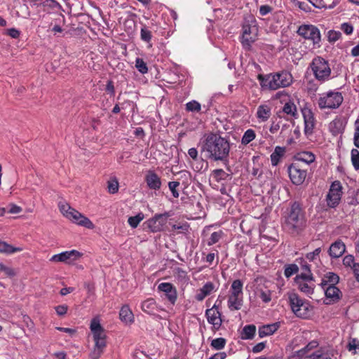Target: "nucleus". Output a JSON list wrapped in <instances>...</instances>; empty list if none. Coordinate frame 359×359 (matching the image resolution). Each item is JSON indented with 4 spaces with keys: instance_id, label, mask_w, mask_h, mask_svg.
Returning a JSON list of instances; mask_svg holds the SVG:
<instances>
[{
    "instance_id": "nucleus-26",
    "label": "nucleus",
    "mask_w": 359,
    "mask_h": 359,
    "mask_svg": "<svg viewBox=\"0 0 359 359\" xmlns=\"http://www.w3.org/2000/svg\"><path fill=\"white\" fill-rule=\"evenodd\" d=\"M339 276L337 274L329 272L324 276L320 285L321 287L335 286V285L339 282Z\"/></svg>"
},
{
    "instance_id": "nucleus-53",
    "label": "nucleus",
    "mask_w": 359,
    "mask_h": 359,
    "mask_svg": "<svg viewBox=\"0 0 359 359\" xmlns=\"http://www.w3.org/2000/svg\"><path fill=\"white\" fill-rule=\"evenodd\" d=\"M140 35L141 39L147 42H149L151 39V32L146 28L141 29Z\"/></svg>"
},
{
    "instance_id": "nucleus-42",
    "label": "nucleus",
    "mask_w": 359,
    "mask_h": 359,
    "mask_svg": "<svg viewBox=\"0 0 359 359\" xmlns=\"http://www.w3.org/2000/svg\"><path fill=\"white\" fill-rule=\"evenodd\" d=\"M135 67L142 74H144L148 72V67L146 62L140 57L136 58Z\"/></svg>"
},
{
    "instance_id": "nucleus-25",
    "label": "nucleus",
    "mask_w": 359,
    "mask_h": 359,
    "mask_svg": "<svg viewBox=\"0 0 359 359\" xmlns=\"http://www.w3.org/2000/svg\"><path fill=\"white\" fill-rule=\"evenodd\" d=\"M271 115V108L267 104H261L257 107L256 116L260 122L269 120Z\"/></svg>"
},
{
    "instance_id": "nucleus-48",
    "label": "nucleus",
    "mask_w": 359,
    "mask_h": 359,
    "mask_svg": "<svg viewBox=\"0 0 359 359\" xmlns=\"http://www.w3.org/2000/svg\"><path fill=\"white\" fill-rule=\"evenodd\" d=\"M341 36V34L339 31L330 30L327 32V38L330 42H335L338 41Z\"/></svg>"
},
{
    "instance_id": "nucleus-56",
    "label": "nucleus",
    "mask_w": 359,
    "mask_h": 359,
    "mask_svg": "<svg viewBox=\"0 0 359 359\" xmlns=\"http://www.w3.org/2000/svg\"><path fill=\"white\" fill-rule=\"evenodd\" d=\"M348 348L349 351H356L357 349H359V341L355 339H352L350 340Z\"/></svg>"
},
{
    "instance_id": "nucleus-24",
    "label": "nucleus",
    "mask_w": 359,
    "mask_h": 359,
    "mask_svg": "<svg viewBox=\"0 0 359 359\" xmlns=\"http://www.w3.org/2000/svg\"><path fill=\"white\" fill-rule=\"evenodd\" d=\"M294 160L297 162H302L307 165L313 163L316 160V156L311 151H300L297 153L294 156Z\"/></svg>"
},
{
    "instance_id": "nucleus-44",
    "label": "nucleus",
    "mask_w": 359,
    "mask_h": 359,
    "mask_svg": "<svg viewBox=\"0 0 359 359\" xmlns=\"http://www.w3.org/2000/svg\"><path fill=\"white\" fill-rule=\"evenodd\" d=\"M226 339L222 337L215 339L211 342V346L215 350H221L226 345Z\"/></svg>"
},
{
    "instance_id": "nucleus-51",
    "label": "nucleus",
    "mask_w": 359,
    "mask_h": 359,
    "mask_svg": "<svg viewBox=\"0 0 359 359\" xmlns=\"http://www.w3.org/2000/svg\"><path fill=\"white\" fill-rule=\"evenodd\" d=\"M341 124L340 119H334L330 123V128L332 133H338Z\"/></svg>"
},
{
    "instance_id": "nucleus-63",
    "label": "nucleus",
    "mask_w": 359,
    "mask_h": 359,
    "mask_svg": "<svg viewBox=\"0 0 359 359\" xmlns=\"http://www.w3.org/2000/svg\"><path fill=\"white\" fill-rule=\"evenodd\" d=\"M189 156L194 160H196L198 158V151L196 148H191L188 150Z\"/></svg>"
},
{
    "instance_id": "nucleus-45",
    "label": "nucleus",
    "mask_w": 359,
    "mask_h": 359,
    "mask_svg": "<svg viewBox=\"0 0 359 359\" xmlns=\"http://www.w3.org/2000/svg\"><path fill=\"white\" fill-rule=\"evenodd\" d=\"M358 263L355 262L354 257L348 255L344 257L343 259V265L346 268H350L353 270L355 266H356Z\"/></svg>"
},
{
    "instance_id": "nucleus-15",
    "label": "nucleus",
    "mask_w": 359,
    "mask_h": 359,
    "mask_svg": "<svg viewBox=\"0 0 359 359\" xmlns=\"http://www.w3.org/2000/svg\"><path fill=\"white\" fill-rule=\"evenodd\" d=\"M290 179L295 185H301L304 183L307 175L306 170L300 168L297 162L292 163L287 168Z\"/></svg>"
},
{
    "instance_id": "nucleus-55",
    "label": "nucleus",
    "mask_w": 359,
    "mask_h": 359,
    "mask_svg": "<svg viewBox=\"0 0 359 359\" xmlns=\"http://www.w3.org/2000/svg\"><path fill=\"white\" fill-rule=\"evenodd\" d=\"M323 351L321 350H317L313 353L306 355L304 359H322Z\"/></svg>"
},
{
    "instance_id": "nucleus-30",
    "label": "nucleus",
    "mask_w": 359,
    "mask_h": 359,
    "mask_svg": "<svg viewBox=\"0 0 359 359\" xmlns=\"http://www.w3.org/2000/svg\"><path fill=\"white\" fill-rule=\"evenodd\" d=\"M282 111L283 113L290 116L291 118H296L297 117V109L295 104L292 100H289L285 103Z\"/></svg>"
},
{
    "instance_id": "nucleus-2",
    "label": "nucleus",
    "mask_w": 359,
    "mask_h": 359,
    "mask_svg": "<svg viewBox=\"0 0 359 359\" xmlns=\"http://www.w3.org/2000/svg\"><path fill=\"white\" fill-rule=\"evenodd\" d=\"M306 219L300 205L294 203L285 216L283 223V229L292 236L300 234L306 227Z\"/></svg>"
},
{
    "instance_id": "nucleus-7",
    "label": "nucleus",
    "mask_w": 359,
    "mask_h": 359,
    "mask_svg": "<svg viewBox=\"0 0 359 359\" xmlns=\"http://www.w3.org/2000/svg\"><path fill=\"white\" fill-rule=\"evenodd\" d=\"M315 78L324 83L331 78V68L327 60L321 57H314L310 65Z\"/></svg>"
},
{
    "instance_id": "nucleus-11",
    "label": "nucleus",
    "mask_w": 359,
    "mask_h": 359,
    "mask_svg": "<svg viewBox=\"0 0 359 359\" xmlns=\"http://www.w3.org/2000/svg\"><path fill=\"white\" fill-rule=\"evenodd\" d=\"M342 196V185L338 180L333 182L326 196L327 205L330 208L337 207L341 201Z\"/></svg>"
},
{
    "instance_id": "nucleus-14",
    "label": "nucleus",
    "mask_w": 359,
    "mask_h": 359,
    "mask_svg": "<svg viewBox=\"0 0 359 359\" xmlns=\"http://www.w3.org/2000/svg\"><path fill=\"white\" fill-rule=\"evenodd\" d=\"M169 217L170 214L168 212L156 214L152 218L149 219L144 224L151 232H160L163 231L164 226L167 224Z\"/></svg>"
},
{
    "instance_id": "nucleus-21",
    "label": "nucleus",
    "mask_w": 359,
    "mask_h": 359,
    "mask_svg": "<svg viewBox=\"0 0 359 359\" xmlns=\"http://www.w3.org/2000/svg\"><path fill=\"white\" fill-rule=\"evenodd\" d=\"M346 251L345 244L340 240L336 241L333 243L328 250L329 255L332 258H339Z\"/></svg>"
},
{
    "instance_id": "nucleus-52",
    "label": "nucleus",
    "mask_w": 359,
    "mask_h": 359,
    "mask_svg": "<svg viewBox=\"0 0 359 359\" xmlns=\"http://www.w3.org/2000/svg\"><path fill=\"white\" fill-rule=\"evenodd\" d=\"M179 186H180V182H170L168 183L169 189H170V191L172 192V196L175 198H178L179 197V193L177 191V188Z\"/></svg>"
},
{
    "instance_id": "nucleus-43",
    "label": "nucleus",
    "mask_w": 359,
    "mask_h": 359,
    "mask_svg": "<svg viewBox=\"0 0 359 359\" xmlns=\"http://www.w3.org/2000/svg\"><path fill=\"white\" fill-rule=\"evenodd\" d=\"M314 280L311 271L302 272L295 277V283Z\"/></svg>"
},
{
    "instance_id": "nucleus-4",
    "label": "nucleus",
    "mask_w": 359,
    "mask_h": 359,
    "mask_svg": "<svg viewBox=\"0 0 359 359\" xmlns=\"http://www.w3.org/2000/svg\"><path fill=\"white\" fill-rule=\"evenodd\" d=\"M262 81L263 87L276 90L290 86L293 82V77L289 72L281 71L266 75Z\"/></svg>"
},
{
    "instance_id": "nucleus-47",
    "label": "nucleus",
    "mask_w": 359,
    "mask_h": 359,
    "mask_svg": "<svg viewBox=\"0 0 359 359\" xmlns=\"http://www.w3.org/2000/svg\"><path fill=\"white\" fill-rule=\"evenodd\" d=\"M201 104L199 102L193 100L191 102H189L186 104V109L189 111H199L201 110Z\"/></svg>"
},
{
    "instance_id": "nucleus-36",
    "label": "nucleus",
    "mask_w": 359,
    "mask_h": 359,
    "mask_svg": "<svg viewBox=\"0 0 359 359\" xmlns=\"http://www.w3.org/2000/svg\"><path fill=\"white\" fill-rule=\"evenodd\" d=\"M256 332V327L254 325H246L243 327L242 331L243 339H251L255 336Z\"/></svg>"
},
{
    "instance_id": "nucleus-37",
    "label": "nucleus",
    "mask_w": 359,
    "mask_h": 359,
    "mask_svg": "<svg viewBox=\"0 0 359 359\" xmlns=\"http://www.w3.org/2000/svg\"><path fill=\"white\" fill-rule=\"evenodd\" d=\"M256 137V133L252 129H248L243 134L241 138V144L247 145Z\"/></svg>"
},
{
    "instance_id": "nucleus-49",
    "label": "nucleus",
    "mask_w": 359,
    "mask_h": 359,
    "mask_svg": "<svg viewBox=\"0 0 359 359\" xmlns=\"http://www.w3.org/2000/svg\"><path fill=\"white\" fill-rule=\"evenodd\" d=\"M0 270L1 272H4L6 276L9 277H13L16 274L15 271L13 268L6 266L2 263H0Z\"/></svg>"
},
{
    "instance_id": "nucleus-5",
    "label": "nucleus",
    "mask_w": 359,
    "mask_h": 359,
    "mask_svg": "<svg viewBox=\"0 0 359 359\" xmlns=\"http://www.w3.org/2000/svg\"><path fill=\"white\" fill-rule=\"evenodd\" d=\"M58 208L62 215L72 222L89 229L95 227L93 223L87 217L72 208L68 203L60 202Z\"/></svg>"
},
{
    "instance_id": "nucleus-64",
    "label": "nucleus",
    "mask_w": 359,
    "mask_h": 359,
    "mask_svg": "<svg viewBox=\"0 0 359 359\" xmlns=\"http://www.w3.org/2000/svg\"><path fill=\"white\" fill-rule=\"evenodd\" d=\"M264 347H265L264 343H263V342L259 343V344H256L252 348V351L254 353H259L264 348Z\"/></svg>"
},
{
    "instance_id": "nucleus-41",
    "label": "nucleus",
    "mask_w": 359,
    "mask_h": 359,
    "mask_svg": "<svg viewBox=\"0 0 359 359\" xmlns=\"http://www.w3.org/2000/svg\"><path fill=\"white\" fill-rule=\"evenodd\" d=\"M299 271V267L295 264H287L285 266L284 275L287 278L291 277L292 275L297 273Z\"/></svg>"
},
{
    "instance_id": "nucleus-29",
    "label": "nucleus",
    "mask_w": 359,
    "mask_h": 359,
    "mask_svg": "<svg viewBox=\"0 0 359 359\" xmlns=\"http://www.w3.org/2000/svg\"><path fill=\"white\" fill-rule=\"evenodd\" d=\"M309 1L317 8H332L338 3L336 0H309Z\"/></svg>"
},
{
    "instance_id": "nucleus-22",
    "label": "nucleus",
    "mask_w": 359,
    "mask_h": 359,
    "mask_svg": "<svg viewBox=\"0 0 359 359\" xmlns=\"http://www.w3.org/2000/svg\"><path fill=\"white\" fill-rule=\"evenodd\" d=\"M322 288L324 290L327 300H329L326 304L334 302L339 299L341 291L336 286H327Z\"/></svg>"
},
{
    "instance_id": "nucleus-32",
    "label": "nucleus",
    "mask_w": 359,
    "mask_h": 359,
    "mask_svg": "<svg viewBox=\"0 0 359 359\" xmlns=\"http://www.w3.org/2000/svg\"><path fill=\"white\" fill-rule=\"evenodd\" d=\"M278 328L276 323L264 325L259 329V336L262 338L273 334Z\"/></svg>"
},
{
    "instance_id": "nucleus-38",
    "label": "nucleus",
    "mask_w": 359,
    "mask_h": 359,
    "mask_svg": "<svg viewBox=\"0 0 359 359\" xmlns=\"http://www.w3.org/2000/svg\"><path fill=\"white\" fill-rule=\"evenodd\" d=\"M119 184L116 177H111L107 182V191L109 194H114L118 191Z\"/></svg>"
},
{
    "instance_id": "nucleus-16",
    "label": "nucleus",
    "mask_w": 359,
    "mask_h": 359,
    "mask_svg": "<svg viewBox=\"0 0 359 359\" xmlns=\"http://www.w3.org/2000/svg\"><path fill=\"white\" fill-rule=\"evenodd\" d=\"M82 254L76 250L65 251L61 253L53 255L49 261L51 262H63L67 264H73L78 260Z\"/></svg>"
},
{
    "instance_id": "nucleus-1",
    "label": "nucleus",
    "mask_w": 359,
    "mask_h": 359,
    "mask_svg": "<svg viewBox=\"0 0 359 359\" xmlns=\"http://www.w3.org/2000/svg\"><path fill=\"white\" fill-rule=\"evenodd\" d=\"M201 151L208 159L227 162L230 152V143L227 139L220 135L210 133L205 135L201 142Z\"/></svg>"
},
{
    "instance_id": "nucleus-39",
    "label": "nucleus",
    "mask_w": 359,
    "mask_h": 359,
    "mask_svg": "<svg viewBox=\"0 0 359 359\" xmlns=\"http://www.w3.org/2000/svg\"><path fill=\"white\" fill-rule=\"evenodd\" d=\"M144 218V214L142 212H140L135 216L130 217L128 219V222L132 228H136Z\"/></svg>"
},
{
    "instance_id": "nucleus-46",
    "label": "nucleus",
    "mask_w": 359,
    "mask_h": 359,
    "mask_svg": "<svg viewBox=\"0 0 359 359\" xmlns=\"http://www.w3.org/2000/svg\"><path fill=\"white\" fill-rule=\"evenodd\" d=\"M351 162L355 170H359V151L357 149L351 150Z\"/></svg>"
},
{
    "instance_id": "nucleus-12",
    "label": "nucleus",
    "mask_w": 359,
    "mask_h": 359,
    "mask_svg": "<svg viewBox=\"0 0 359 359\" xmlns=\"http://www.w3.org/2000/svg\"><path fill=\"white\" fill-rule=\"evenodd\" d=\"M255 294L262 299L264 303H269L271 300L272 292L269 288V284L270 283L263 277H257L255 280Z\"/></svg>"
},
{
    "instance_id": "nucleus-28",
    "label": "nucleus",
    "mask_w": 359,
    "mask_h": 359,
    "mask_svg": "<svg viewBox=\"0 0 359 359\" xmlns=\"http://www.w3.org/2000/svg\"><path fill=\"white\" fill-rule=\"evenodd\" d=\"M299 290L306 294H311L313 293L315 288V280L302 281L296 283Z\"/></svg>"
},
{
    "instance_id": "nucleus-34",
    "label": "nucleus",
    "mask_w": 359,
    "mask_h": 359,
    "mask_svg": "<svg viewBox=\"0 0 359 359\" xmlns=\"http://www.w3.org/2000/svg\"><path fill=\"white\" fill-rule=\"evenodd\" d=\"M119 316L121 321L126 323H131L133 321V314L129 306L127 305L122 306L119 313Z\"/></svg>"
},
{
    "instance_id": "nucleus-57",
    "label": "nucleus",
    "mask_w": 359,
    "mask_h": 359,
    "mask_svg": "<svg viewBox=\"0 0 359 359\" xmlns=\"http://www.w3.org/2000/svg\"><path fill=\"white\" fill-rule=\"evenodd\" d=\"M320 252L321 250L320 248H316L313 252L308 253L306 257L309 261H313L316 258V257L319 255Z\"/></svg>"
},
{
    "instance_id": "nucleus-54",
    "label": "nucleus",
    "mask_w": 359,
    "mask_h": 359,
    "mask_svg": "<svg viewBox=\"0 0 359 359\" xmlns=\"http://www.w3.org/2000/svg\"><path fill=\"white\" fill-rule=\"evenodd\" d=\"M8 212L11 214H18L22 212V209L21 207L14 204V203H10L8 205Z\"/></svg>"
},
{
    "instance_id": "nucleus-62",
    "label": "nucleus",
    "mask_w": 359,
    "mask_h": 359,
    "mask_svg": "<svg viewBox=\"0 0 359 359\" xmlns=\"http://www.w3.org/2000/svg\"><path fill=\"white\" fill-rule=\"evenodd\" d=\"M218 255V252H210L205 257V261L209 263V264H212L216 256Z\"/></svg>"
},
{
    "instance_id": "nucleus-10",
    "label": "nucleus",
    "mask_w": 359,
    "mask_h": 359,
    "mask_svg": "<svg viewBox=\"0 0 359 359\" xmlns=\"http://www.w3.org/2000/svg\"><path fill=\"white\" fill-rule=\"evenodd\" d=\"M257 33L258 27L255 25V22H252V24L243 25L241 43L244 49L251 50L252 43L257 39Z\"/></svg>"
},
{
    "instance_id": "nucleus-33",
    "label": "nucleus",
    "mask_w": 359,
    "mask_h": 359,
    "mask_svg": "<svg viewBox=\"0 0 359 359\" xmlns=\"http://www.w3.org/2000/svg\"><path fill=\"white\" fill-rule=\"evenodd\" d=\"M23 250L22 248H15L5 241H0V253L13 254Z\"/></svg>"
},
{
    "instance_id": "nucleus-23",
    "label": "nucleus",
    "mask_w": 359,
    "mask_h": 359,
    "mask_svg": "<svg viewBox=\"0 0 359 359\" xmlns=\"http://www.w3.org/2000/svg\"><path fill=\"white\" fill-rule=\"evenodd\" d=\"M215 290V285L212 282H207L201 288H200L195 296V299L198 301H203L207 296L210 295Z\"/></svg>"
},
{
    "instance_id": "nucleus-61",
    "label": "nucleus",
    "mask_w": 359,
    "mask_h": 359,
    "mask_svg": "<svg viewBox=\"0 0 359 359\" xmlns=\"http://www.w3.org/2000/svg\"><path fill=\"white\" fill-rule=\"evenodd\" d=\"M172 228L173 230H178V231H180V232H182V233L188 231V225L187 224H182V225L174 224V225H172Z\"/></svg>"
},
{
    "instance_id": "nucleus-58",
    "label": "nucleus",
    "mask_w": 359,
    "mask_h": 359,
    "mask_svg": "<svg viewBox=\"0 0 359 359\" xmlns=\"http://www.w3.org/2000/svg\"><path fill=\"white\" fill-rule=\"evenodd\" d=\"M55 311L57 313V315L59 316H63L65 315L67 311V309H68V306L67 305H59V306H57L55 308Z\"/></svg>"
},
{
    "instance_id": "nucleus-13",
    "label": "nucleus",
    "mask_w": 359,
    "mask_h": 359,
    "mask_svg": "<svg viewBox=\"0 0 359 359\" xmlns=\"http://www.w3.org/2000/svg\"><path fill=\"white\" fill-rule=\"evenodd\" d=\"M297 33L304 39L311 41L313 44H318L320 41V34L319 29L312 25H301Z\"/></svg>"
},
{
    "instance_id": "nucleus-60",
    "label": "nucleus",
    "mask_w": 359,
    "mask_h": 359,
    "mask_svg": "<svg viewBox=\"0 0 359 359\" xmlns=\"http://www.w3.org/2000/svg\"><path fill=\"white\" fill-rule=\"evenodd\" d=\"M56 329L68 334L69 336H72L76 333V330L72 328L57 327Z\"/></svg>"
},
{
    "instance_id": "nucleus-35",
    "label": "nucleus",
    "mask_w": 359,
    "mask_h": 359,
    "mask_svg": "<svg viewBox=\"0 0 359 359\" xmlns=\"http://www.w3.org/2000/svg\"><path fill=\"white\" fill-rule=\"evenodd\" d=\"M211 177L217 182L231 179L230 175L222 169L214 170L211 173Z\"/></svg>"
},
{
    "instance_id": "nucleus-31",
    "label": "nucleus",
    "mask_w": 359,
    "mask_h": 359,
    "mask_svg": "<svg viewBox=\"0 0 359 359\" xmlns=\"http://www.w3.org/2000/svg\"><path fill=\"white\" fill-rule=\"evenodd\" d=\"M141 308L144 312L150 315L154 314L157 308L156 301L153 298H149L142 303Z\"/></svg>"
},
{
    "instance_id": "nucleus-59",
    "label": "nucleus",
    "mask_w": 359,
    "mask_h": 359,
    "mask_svg": "<svg viewBox=\"0 0 359 359\" xmlns=\"http://www.w3.org/2000/svg\"><path fill=\"white\" fill-rule=\"evenodd\" d=\"M8 34L13 39H17L20 36V31L15 28H11L7 30Z\"/></svg>"
},
{
    "instance_id": "nucleus-18",
    "label": "nucleus",
    "mask_w": 359,
    "mask_h": 359,
    "mask_svg": "<svg viewBox=\"0 0 359 359\" xmlns=\"http://www.w3.org/2000/svg\"><path fill=\"white\" fill-rule=\"evenodd\" d=\"M158 290L165 293L168 301L174 305L177 299L176 287L170 283H161L158 285Z\"/></svg>"
},
{
    "instance_id": "nucleus-19",
    "label": "nucleus",
    "mask_w": 359,
    "mask_h": 359,
    "mask_svg": "<svg viewBox=\"0 0 359 359\" xmlns=\"http://www.w3.org/2000/svg\"><path fill=\"white\" fill-rule=\"evenodd\" d=\"M205 316L208 319V322L212 324L215 330H218L222 325L221 313L218 311L216 305H214L212 308L207 309L205 311Z\"/></svg>"
},
{
    "instance_id": "nucleus-17",
    "label": "nucleus",
    "mask_w": 359,
    "mask_h": 359,
    "mask_svg": "<svg viewBox=\"0 0 359 359\" xmlns=\"http://www.w3.org/2000/svg\"><path fill=\"white\" fill-rule=\"evenodd\" d=\"M302 113L304 122V132L305 135L309 136L313 134L316 124V120L312 110L308 107L302 109Z\"/></svg>"
},
{
    "instance_id": "nucleus-3",
    "label": "nucleus",
    "mask_w": 359,
    "mask_h": 359,
    "mask_svg": "<svg viewBox=\"0 0 359 359\" xmlns=\"http://www.w3.org/2000/svg\"><path fill=\"white\" fill-rule=\"evenodd\" d=\"M90 329L94 341V346L89 354L91 359H99L107 346V334L97 318H93Z\"/></svg>"
},
{
    "instance_id": "nucleus-9",
    "label": "nucleus",
    "mask_w": 359,
    "mask_h": 359,
    "mask_svg": "<svg viewBox=\"0 0 359 359\" xmlns=\"http://www.w3.org/2000/svg\"><path fill=\"white\" fill-rule=\"evenodd\" d=\"M343 100L344 97L340 92L330 90L320 95L318 104L321 109H333L338 108Z\"/></svg>"
},
{
    "instance_id": "nucleus-50",
    "label": "nucleus",
    "mask_w": 359,
    "mask_h": 359,
    "mask_svg": "<svg viewBox=\"0 0 359 359\" xmlns=\"http://www.w3.org/2000/svg\"><path fill=\"white\" fill-rule=\"evenodd\" d=\"M340 29L344 33L350 35L353 32V26L350 22H344L341 25Z\"/></svg>"
},
{
    "instance_id": "nucleus-27",
    "label": "nucleus",
    "mask_w": 359,
    "mask_h": 359,
    "mask_svg": "<svg viewBox=\"0 0 359 359\" xmlns=\"http://www.w3.org/2000/svg\"><path fill=\"white\" fill-rule=\"evenodd\" d=\"M285 148L280 146H277L275 147L273 152L271 154L270 158L271 161V164L273 166L277 165L280 159L285 155Z\"/></svg>"
},
{
    "instance_id": "nucleus-40",
    "label": "nucleus",
    "mask_w": 359,
    "mask_h": 359,
    "mask_svg": "<svg viewBox=\"0 0 359 359\" xmlns=\"http://www.w3.org/2000/svg\"><path fill=\"white\" fill-rule=\"evenodd\" d=\"M223 236L224 233L221 230L212 233L208 241V245L210 246L217 243L223 237Z\"/></svg>"
},
{
    "instance_id": "nucleus-8",
    "label": "nucleus",
    "mask_w": 359,
    "mask_h": 359,
    "mask_svg": "<svg viewBox=\"0 0 359 359\" xmlns=\"http://www.w3.org/2000/svg\"><path fill=\"white\" fill-rule=\"evenodd\" d=\"M243 303V283L241 280L233 281L228 298V307L231 311L240 310Z\"/></svg>"
},
{
    "instance_id": "nucleus-6",
    "label": "nucleus",
    "mask_w": 359,
    "mask_h": 359,
    "mask_svg": "<svg viewBox=\"0 0 359 359\" xmlns=\"http://www.w3.org/2000/svg\"><path fill=\"white\" fill-rule=\"evenodd\" d=\"M287 296L290 308L296 316L308 318L311 316L313 307L309 301L300 298L294 292H288Z\"/></svg>"
},
{
    "instance_id": "nucleus-20",
    "label": "nucleus",
    "mask_w": 359,
    "mask_h": 359,
    "mask_svg": "<svg viewBox=\"0 0 359 359\" xmlns=\"http://www.w3.org/2000/svg\"><path fill=\"white\" fill-rule=\"evenodd\" d=\"M144 180L150 189L158 190L161 187L160 177L153 170H148L147 172Z\"/></svg>"
}]
</instances>
